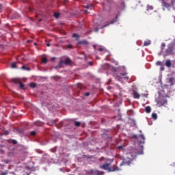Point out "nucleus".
<instances>
[{
  "label": "nucleus",
  "instance_id": "f8f14e48",
  "mask_svg": "<svg viewBox=\"0 0 175 175\" xmlns=\"http://www.w3.org/2000/svg\"><path fill=\"white\" fill-rule=\"evenodd\" d=\"M146 113H151V107L147 106L145 107Z\"/></svg>",
  "mask_w": 175,
  "mask_h": 175
},
{
  "label": "nucleus",
  "instance_id": "412c9836",
  "mask_svg": "<svg viewBox=\"0 0 175 175\" xmlns=\"http://www.w3.org/2000/svg\"><path fill=\"white\" fill-rule=\"evenodd\" d=\"M42 64H46L47 63V58L43 57L42 59Z\"/></svg>",
  "mask_w": 175,
  "mask_h": 175
},
{
  "label": "nucleus",
  "instance_id": "f704fd0d",
  "mask_svg": "<svg viewBox=\"0 0 175 175\" xmlns=\"http://www.w3.org/2000/svg\"><path fill=\"white\" fill-rule=\"evenodd\" d=\"M67 49H72V44H68V46H67Z\"/></svg>",
  "mask_w": 175,
  "mask_h": 175
},
{
  "label": "nucleus",
  "instance_id": "7ed1b4c3",
  "mask_svg": "<svg viewBox=\"0 0 175 175\" xmlns=\"http://www.w3.org/2000/svg\"><path fill=\"white\" fill-rule=\"evenodd\" d=\"M133 139H137L138 141L139 144H144V141L146 140V137L143 135H139V137H137V135H133Z\"/></svg>",
  "mask_w": 175,
  "mask_h": 175
},
{
  "label": "nucleus",
  "instance_id": "bb28decb",
  "mask_svg": "<svg viewBox=\"0 0 175 175\" xmlns=\"http://www.w3.org/2000/svg\"><path fill=\"white\" fill-rule=\"evenodd\" d=\"M114 77L116 80H120L121 79V77L120 75H114Z\"/></svg>",
  "mask_w": 175,
  "mask_h": 175
},
{
  "label": "nucleus",
  "instance_id": "2eb2a0df",
  "mask_svg": "<svg viewBox=\"0 0 175 175\" xmlns=\"http://www.w3.org/2000/svg\"><path fill=\"white\" fill-rule=\"evenodd\" d=\"M118 15H116L115 19H113V20L111 22V24H114V23H117V21H118Z\"/></svg>",
  "mask_w": 175,
  "mask_h": 175
},
{
  "label": "nucleus",
  "instance_id": "e433bc0d",
  "mask_svg": "<svg viewBox=\"0 0 175 175\" xmlns=\"http://www.w3.org/2000/svg\"><path fill=\"white\" fill-rule=\"evenodd\" d=\"M105 49H103V48H99L98 49V51H104Z\"/></svg>",
  "mask_w": 175,
  "mask_h": 175
},
{
  "label": "nucleus",
  "instance_id": "c85d7f7f",
  "mask_svg": "<svg viewBox=\"0 0 175 175\" xmlns=\"http://www.w3.org/2000/svg\"><path fill=\"white\" fill-rule=\"evenodd\" d=\"M30 135L31 136H35V135H36V131H31V132H30Z\"/></svg>",
  "mask_w": 175,
  "mask_h": 175
},
{
  "label": "nucleus",
  "instance_id": "c9c22d12",
  "mask_svg": "<svg viewBox=\"0 0 175 175\" xmlns=\"http://www.w3.org/2000/svg\"><path fill=\"white\" fill-rule=\"evenodd\" d=\"M88 65H90V66H92V65H93L92 62H89Z\"/></svg>",
  "mask_w": 175,
  "mask_h": 175
},
{
  "label": "nucleus",
  "instance_id": "de8ad7c7",
  "mask_svg": "<svg viewBox=\"0 0 175 175\" xmlns=\"http://www.w3.org/2000/svg\"><path fill=\"white\" fill-rule=\"evenodd\" d=\"M87 9H88V5L86 6Z\"/></svg>",
  "mask_w": 175,
  "mask_h": 175
},
{
  "label": "nucleus",
  "instance_id": "9d476101",
  "mask_svg": "<svg viewBox=\"0 0 175 175\" xmlns=\"http://www.w3.org/2000/svg\"><path fill=\"white\" fill-rule=\"evenodd\" d=\"M165 66L167 67V68H170V66H172V62L168 59V60H166L165 62Z\"/></svg>",
  "mask_w": 175,
  "mask_h": 175
},
{
  "label": "nucleus",
  "instance_id": "8fccbe9b",
  "mask_svg": "<svg viewBox=\"0 0 175 175\" xmlns=\"http://www.w3.org/2000/svg\"><path fill=\"white\" fill-rule=\"evenodd\" d=\"M36 17H38V15H36Z\"/></svg>",
  "mask_w": 175,
  "mask_h": 175
},
{
  "label": "nucleus",
  "instance_id": "58836bf2",
  "mask_svg": "<svg viewBox=\"0 0 175 175\" xmlns=\"http://www.w3.org/2000/svg\"><path fill=\"white\" fill-rule=\"evenodd\" d=\"M149 9H150L151 10H152V9H154V7L150 6V7H149Z\"/></svg>",
  "mask_w": 175,
  "mask_h": 175
},
{
  "label": "nucleus",
  "instance_id": "4c0bfd02",
  "mask_svg": "<svg viewBox=\"0 0 175 175\" xmlns=\"http://www.w3.org/2000/svg\"><path fill=\"white\" fill-rule=\"evenodd\" d=\"M85 96H90V93L86 92V93L85 94Z\"/></svg>",
  "mask_w": 175,
  "mask_h": 175
},
{
  "label": "nucleus",
  "instance_id": "72a5a7b5",
  "mask_svg": "<svg viewBox=\"0 0 175 175\" xmlns=\"http://www.w3.org/2000/svg\"><path fill=\"white\" fill-rule=\"evenodd\" d=\"M120 76H126L127 73L126 72L120 73Z\"/></svg>",
  "mask_w": 175,
  "mask_h": 175
},
{
  "label": "nucleus",
  "instance_id": "5701e85b",
  "mask_svg": "<svg viewBox=\"0 0 175 175\" xmlns=\"http://www.w3.org/2000/svg\"><path fill=\"white\" fill-rule=\"evenodd\" d=\"M174 80H175L174 78H170L169 79V83H170L171 84H173Z\"/></svg>",
  "mask_w": 175,
  "mask_h": 175
},
{
  "label": "nucleus",
  "instance_id": "a19ab883",
  "mask_svg": "<svg viewBox=\"0 0 175 175\" xmlns=\"http://www.w3.org/2000/svg\"><path fill=\"white\" fill-rule=\"evenodd\" d=\"M51 61H55V57H52Z\"/></svg>",
  "mask_w": 175,
  "mask_h": 175
},
{
  "label": "nucleus",
  "instance_id": "f03ea898",
  "mask_svg": "<svg viewBox=\"0 0 175 175\" xmlns=\"http://www.w3.org/2000/svg\"><path fill=\"white\" fill-rule=\"evenodd\" d=\"M132 161H133V159L126 157V158L122 159V161L120 164V166H131V164L132 163Z\"/></svg>",
  "mask_w": 175,
  "mask_h": 175
},
{
  "label": "nucleus",
  "instance_id": "ddd939ff",
  "mask_svg": "<svg viewBox=\"0 0 175 175\" xmlns=\"http://www.w3.org/2000/svg\"><path fill=\"white\" fill-rule=\"evenodd\" d=\"M78 44H88V41L87 40L79 41L78 42Z\"/></svg>",
  "mask_w": 175,
  "mask_h": 175
},
{
  "label": "nucleus",
  "instance_id": "f3484780",
  "mask_svg": "<svg viewBox=\"0 0 175 175\" xmlns=\"http://www.w3.org/2000/svg\"><path fill=\"white\" fill-rule=\"evenodd\" d=\"M152 118H153V120H157L158 118V115L155 113H152Z\"/></svg>",
  "mask_w": 175,
  "mask_h": 175
},
{
  "label": "nucleus",
  "instance_id": "7c9ffc66",
  "mask_svg": "<svg viewBox=\"0 0 175 175\" xmlns=\"http://www.w3.org/2000/svg\"><path fill=\"white\" fill-rule=\"evenodd\" d=\"M72 38H79V34L77 33L72 34Z\"/></svg>",
  "mask_w": 175,
  "mask_h": 175
},
{
  "label": "nucleus",
  "instance_id": "c756f323",
  "mask_svg": "<svg viewBox=\"0 0 175 175\" xmlns=\"http://www.w3.org/2000/svg\"><path fill=\"white\" fill-rule=\"evenodd\" d=\"M12 144H17V140L16 139H12Z\"/></svg>",
  "mask_w": 175,
  "mask_h": 175
},
{
  "label": "nucleus",
  "instance_id": "39448f33",
  "mask_svg": "<svg viewBox=\"0 0 175 175\" xmlns=\"http://www.w3.org/2000/svg\"><path fill=\"white\" fill-rule=\"evenodd\" d=\"M170 54L173 55L174 54V51H173V46H169L166 50V53L163 55V57H167Z\"/></svg>",
  "mask_w": 175,
  "mask_h": 175
},
{
  "label": "nucleus",
  "instance_id": "20e7f679",
  "mask_svg": "<svg viewBox=\"0 0 175 175\" xmlns=\"http://www.w3.org/2000/svg\"><path fill=\"white\" fill-rule=\"evenodd\" d=\"M87 174L89 175H103V172H100L98 170H90L89 171H87Z\"/></svg>",
  "mask_w": 175,
  "mask_h": 175
},
{
  "label": "nucleus",
  "instance_id": "09e8293b",
  "mask_svg": "<svg viewBox=\"0 0 175 175\" xmlns=\"http://www.w3.org/2000/svg\"><path fill=\"white\" fill-rule=\"evenodd\" d=\"M104 27H107V25H105Z\"/></svg>",
  "mask_w": 175,
  "mask_h": 175
},
{
  "label": "nucleus",
  "instance_id": "a878e982",
  "mask_svg": "<svg viewBox=\"0 0 175 175\" xmlns=\"http://www.w3.org/2000/svg\"><path fill=\"white\" fill-rule=\"evenodd\" d=\"M54 17H55V18H59V13H55Z\"/></svg>",
  "mask_w": 175,
  "mask_h": 175
},
{
  "label": "nucleus",
  "instance_id": "393cba45",
  "mask_svg": "<svg viewBox=\"0 0 175 175\" xmlns=\"http://www.w3.org/2000/svg\"><path fill=\"white\" fill-rule=\"evenodd\" d=\"M64 63V62L63 60H61L58 65L59 68H62V64Z\"/></svg>",
  "mask_w": 175,
  "mask_h": 175
},
{
  "label": "nucleus",
  "instance_id": "ea45409f",
  "mask_svg": "<svg viewBox=\"0 0 175 175\" xmlns=\"http://www.w3.org/2000/svg\"><path fill=\"white\" fill-rule=\"evenodd\" d=\"M46 46H47V47H50L51 44H50V43H47V44H46Z\"/></svg>",
  "mask_w": 175,
  "mask_h": 175
},
{
  "label": "nucleus",
  "instance_id": "9b49d317",
  "mask_svg": "<svg viewBox=\"0 0 175 175\" xmlns=\"http://www.w3.org/2000/svg\"><path fill=\"white\" fill-rule=\"evenodd\" d=\"M19 88L20 90H25V85H24V83H23V82H20L19 83Z\"/></svg>",
  "mask_w": 175,
  "mask_h": 175
},
{
  "label": "nucleus",
  "instance_id": "aec40b11",
  "mask_svg": "<svg viewBox=\"0 0 175 175\" xmlns=\"http://www.w3.org/2000/svg\"><path fill=\"white\" fill-rule=\"evenodd\" d=\"M11 68H12V69H16V68H17V64H16V63H12L11 65Z\"/></svg>",
  "mask_w": 175,
  "mask_h": 175
},
{
  "label": "nucleus",
  "instance_id": "423d86ee",
  "mask_svg": "<svg viewBox=\"0 0 175 175\" xmlns=\"http://www.w3.org/2000/svg\"><path fill=\"white\" fill-rule=\"evenodd\" d=\"M133 96L135 99H139L140 98V94H139L136 91L133 92Z\"/></svg>",
  "mask_w": 175,
  "mask_h": 175
},
{
  "label": "nucleus",
  "instance_id": "cd10ccee",
  "mask_svg": "<svg viewBox=\"0 0 175 175\" xmlns=\"http://www.w3.org/2000/svg\"><path fill=\"white\" fill-rule=\"evenodd\" d=\"M165 46H166V44L163 42V43L161 44V50H163V49H165Z\"/></svg>",
  "mask_w": 175,
  "mask_h": 175
},
{
  "label": "nucleus",
  "instance_id": "f257e3e1",
  "mask_svg": "<svg viewBox=\"0 0 175 175\" xmlns=\"http://www.w3.org/2000/svg\"><path fill=\"white\" fill-rule=\"evenodd\" d=\"M101 169L103 170H109V172H118L120 168L117 166V165H113V166L110 167V163H105L100 166Z\"/></svg>",
  "mask_w": 175,
  "mask_h": 175
},
{
  "label": "nucleus",
  "instance_id": "dca6fc26",
  "mask_svg": "<svg viewBox=\"0 0 175 175\" xmlns=\"http://www.w3.org/2000/svg\"><path fill=\"white\" fill-rule=\"evenodd\" d=\"M151 44V41L150 40H146L144 43V46H150Z\"/></svg>",
  "mask_w": 175,
  "mask_h": 175
},
{
  "label": "nucleus",
  "instance_id": "4468645a",
  "mask_svg": "<svg viewBox=\"0 0 175 175\" xmlns=\"http://www.w3.org/2000/svg\"><path fill=\"white\" fill-rule=\"evenodd\" d=\"M163 5L164 6V8H170V4L165 2V1H163Z\"/></svg>",
  "mask_w": 175,
  "mask_h": 175
},
{
  "label": "nucleus",
  "instance_id": "1a4fd4ad",
  "mask_svg": "<svg viewBox=\"0 0 175 175\" xmlns=\"http://www.w3.org/2000/svg\"><path fill=\"white\" fill-rule=\"evenodd\" d=\"M64 64H65V65H70V64H72V60H70V59H69V58H67L64 61Z\"/></svg>",
  "mask_w": 175,
  "mask_h": 175
},
{
  "label": "nucleus",
  "instance_id": "a18cd8bd",
  "mask_svg": "<svg viewBox=\"0 0 175 175\" xmlns=\"http://www.w3.org/2000/svg\"><path fill=\"white\" fill-rule=\"evenodd\" d=\"M142 95H143V96H146V94H143Z\"/></svg>",
  "mask_w": 175,
  "mask_h": 175
},
{
  "label": "nucleus",
  "instance_id": "c03bdc74",
  "mask_svg": "<svg viewBox=\"0 0 175 175\" xmlns=\"http://www.w3.org/2000/svg\"><path fill=\"white\" fill-rule=\"evenodd\" d=\"M85 13H88V11L87 10H85Z\"/></svg>",
  "mask_w": 175,
  "mask_h": 175
},
{
  "label": "nucleus",
  "instance_id": "a211bd4d",
  "mask_svg": "<svg viewBox=\"0 0 175 175\" xmlns=\"http://www.w3.org/2000/svg\"><path fill=\"white\" fill-rule=\"evenodd\" d=\"M29 85L31 88H35V87H36V83H33V82H31V83H29Z\"/></svg>",
  "mask_w": 175,
  "mask_h": 175
},
{
  "label": "nucleus",
  "instance_id": "4be33fe9",
  "mask_svg": "<svg viewBox=\"0 0 175 175\" xmlns=\"http://www.w3.org/2000/svg\"><path fill=\"white\" fill-rule=\"evenodd\" d=\"M75 126H80L81 125V122H75Z\"/></svg>",
  "mask_w": 175,
  "mask_h": 175
},
{
  "label": "nucleus",
  "instance_id": "2f4dec72",
  "mask_svg": "<svg viewBox=\"0 0 175 175\" xmlns=\"http://www.w3.org/2000/svg\"><path fill=\"white\" fill-rule=\"evenodd\" d=\"M4 162H5V163H7V164L10 163V160L7 159V160H5Z\"/></svg>",
  "mask_w": 175,
  "mask_h": 175
},
{
  "label": "nucleus",
  "instance_id": "37998d69",
  "mask_svg": "<svg viewBox=\"0 0 175 175\" xmlns=\"http://www.w3.org/2000/svg\"><path fill=\"white\" fill-rule=\"evenodd\" d=\"M124 79H125L126 80H129V77H125Z\"/></svg>",
  "mask_w": 175,
  "mask_h": 175
},
{
  "label": "nucleus",
  "instance_id": "6ab92c4d",
  "mask_svg": "<svg viewBox=\"0 0 175 175\" xmlns=\"http://www.w3.org/2000/svg\"><path fill=\"white\" fill-rule=\"evenodd\" d=\"M22 69H23L24 70H31V68L29 67H27L25 66H23Z\"/></svg>",
  "mask_w": 175,
  "mask_h": 175
},
{
  "label": "nucleus",
  "instance_id": "49530a36",
  "mask_svg": "<svg viewBox=\"0 0 175 175\" xmlns=\"http://www.w3.org/2000/svg\"><path fill=\"white\" fill-rule=\"evenodd\" d=\"M40 21H42V19H40V20H39V22H40Z\"/></svg>",
  "mask_w": 175,
  "mask_h": 175
},
{
  "label": "nucleus",
  "instance_id": "79ce46f5",
  "mask_svg": "<svg viewBox=\"0 0 175 175\" xmlns=\"http://www.w3.org/2000/svg\"><path fill=\"white\" fill-rule=\"evenodd\" d=\"M157 65H161V62H157Z\"/></svg>",
  "mask_w": 175,
  "mask_h": 175
},
{
  "label": "nucleus",
  "instance_id": "473e14b6",
  "mask_svg": "<svg viewBox=\"0 0 175 175\" xmlns=\"http://www.w3.org/2000/svg\"><path fill=\"white\" fill-rule=\"evenodd\" d=\"M8 171H5L4 172H2L1 175H6L8 174Z\"/></svg>",
  "mask_w": 175,
  "mask_h": 175
},
{
  "label": "nucleus",
  "instance_id": "0eeeda50",
  "mask_svg": "<svg viewBox=\"0 0 175 175\" xmlns=\"http://www.w3.org/2000/svg\"><path fill=\"white\" fill-rule=\"evenodd\" d=\"M165 103H166V101L165 100H159L157 102V106H159V107H161V106H163Z\"/></svg>",
  "mask_w": 175,
  "mask_h": 175
},
{
  "label": "nucleus",
  "instance_id": "6e6552de",
  "mask_svg": "<svg viewBox=\"0 0 175 175\" xmlns=\"http://www.w3.org/2000/svg\"><path fill=\"white\" fill-rule=\"evenodd\" d=\"M12 83H14V84H20L21 81H20V79L18 78H14L12 79Z\"/></svg>",
  "mask_w": 175,
  "mask_h": 175
},
{
  "label": "nucleus",
  "instance_id": "b1692460",
  "mask_svg": "<svg viewBox=\"0 0 175 175\" xmlns=\"http://www.w3.org/2000/svg\"><path fill=\"white\" fill-rule=\"evenodd\" d=\"M135 154H134V157H133V159H135V157L137 155L140 154V152H137V150H135Z\"/></svg>",
  "mask_w": 175,
  "mask_h": 175
}]
</instances>
